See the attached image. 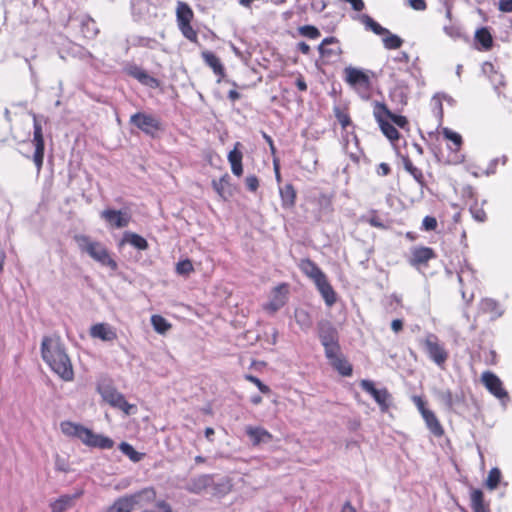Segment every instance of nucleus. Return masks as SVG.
Here are the masks:
<instances>
[{
	"instance_id": "1",
	"label": "nucleus",
	"mask_w": 512,
	"mask_h": 512,
	"mask_svg": "<svg viewBox=\"0 0 512 512\" xmlns=\"http://www.w3.org/2000/svg\"><path fill=\"white\" fill-rule=\"evenodd\" d=\"M41 355L43 360L62 380H73L72 363L59 337H43Z\"/></svg>"
},
{
	"instance_id": "2",
	"label": "nucleus",
	"mask_w": 512,
	"mask_h": 512,
	"mask_svg": "<svg viewBox=\"0 0 512 512\" xmlns=\"http://www.w3.org/2000/svg\"><path fill=\"white\" fill-rule=\"evenodd\" d=\"M74 240L80 251L88 254L96 262L113 270L117 268L116 261L110 257L108 250L101 242L94 241L89 236L82 234L75 235Z\"/></svg>"
},
{
	"instance_id": "3",
	"label": "nucleus",
	"mask_w": 512,
	"mask_h": 512,
	"mask_svg": "<svg viewBox=\"0 0 512 512\" xmlns=\"http://www.w3.org/2000/svg\"><path fill=\"white\" fill-rule=\"evenodd\" d=\"M318 337L324 347L326 357L334 355L335 351H340L338 342V332L331 322L321 320L318 322Z\"/></svg>"
},
{
	"instance_id": "4",
	"label": "nucleus",
	"mask_w": 512,
	"mask_h": 512,
	"mask_svg": "<svg viewBox=\"0 0 512 512\" xmlns=\"http://www.w3.org/2000/svg\"><path fill=\"white\" fill-rule=\"evenodd\" d=\"M97 390L104 401L109 403L112 407L122 410L127 415H129L131 410L135 408V406L129 404L124 395L118 392L110 383H100Z\"/></svg>"
},
{
	"instance_id": "5",
	"label": "nucleus",
	"mask_w": 512,
	"mask_h": 512,
	"mask_svg": "<svg viewBox=\"0 0 512 512\" xmlns=\"http://www.w3.org/2000/svg\"><path fill=\"white\" fill-rule=\"evenodd\" d=\"M422 345L429 358L439 367H443L449 355L438 337L435 334L429 333L422 341Z\"/></svg>"
},
{
	"instance_id": "6",
	"label": "nucleus",
	"mask_w": 512,
	"mask_h": 512,
	"mask_svg": "<svg viewBox=\"0 0 512 512\" xmlns=\"http://www.w3.org/2000/svg\"><path fill=\"white\" fill-rule=\"evenodd\" d=\"M33 128H34V131H33L32 142L35 146L33 162L37 168V172L39 173L43 166L45 144H44L42 126L39 123L37 116L35 114H33Z\"/></svg>"
},
{
	"instance_id": "7",
	"label": "nucleus",
	"mask_w": 512,
	"mask_h": 512,
	"mask_svg": "<svg viewBox=\"0 0 512 512\" xmlns=\"http://www.w3.org/2000/svg\"><path fill=\"white\" fill-rule=\"evenodd\" d=\"M130 123L148 135H154L161 129V123L157 117L141 112L133 114L130 117Z\"/></svg>"
},
{
	"instance_id": "8",
	"label": "nucleus",
	"mask_w": 512,
	"mask_h": 512,
	"mask_svg": "<svg viewBox=\"0 0 512 512\" xmlns=\"http://www.w3.org/2000/svg\"><path fill=\"white\" fill-rule=\"evenodd\" d=\"M345 81L355 89L369 91L371 88L370 77L362 70L355 67L344 69Z\"/></svg>"
},
{
	"instance_id": "9",
	"label": "nucleus",
	"mask_w": 512,
	"mask_h": 512,
	"mask_svg": "<svg viewBox=\"0 0 512 512\" xmlns=\"http://www.w3.org/2000/svg\"><path fill=\"white\" fill-rule=\"evenodd\" d=\"M288 288L289 286L286 283L276 286L272 290L270 301L265 305V309L275 313L283 307L287 301Z\"/></svg>"
},
{
	"instance_id": "10",
	"label": "nucleus",
	"mask_w": 512,
	"mask_h": 512,
	"mask_svg": "<svg viewBox=\"0 0 512 512\" xmlns=\"http://www.w3.org/2000/svg\"><path fill=\"white\" fill-rule=\"evenodd\" d=\"M101 218H103L111 227L118 229L127 227L131 220L129 213L114 209L103 210L101 212Z\"/></svg>"
},
{
	"instance_id": "11",
	"label": "nucleus",
	"mask_w": 512,
	"mask_h": 512,
	"mask_svg": "<svg viewBox=\"0 0 512 512\" xmlns=\"http://www.w3.org/2000/svg\"><path fill=\"white\" fill-rule=\"evenodd\" d=\"M482 382L488 391L498 399L508 398L507 391L503 388L500 378L492 372H484L482 374Z\"/></svg>"
},
{
	"instance_id": "12",
	"label": "nucleus",
	"mask_w": 512,
	"mask_h": 512,
	"mask_svg": "<svg viewBox=\"0 0 512 512\" xmlns=\"http://www.w3.org/2000/svg\"><path fill=\"white\" fill-rule=\"evenodd\" d=\"M362 389L369 393L384 411L389 407L390 394L386 389H377L370 380L361 381Z\"/></svg>"
},
{
	"instance_id": "13",
	"label": "nucleus",
	"mask_w": 512,
	"mask_h": 512,
	"mask_svg": "<svg viewBox=\"0 0 512 512\" xmlns=\"http://www.w3.org/2000/svg\"><path fill=\"white\" fill-rule=\"evenodd\" d=\"M374 117L376 121L378 122L380 129L382 133L390 140V141H396L399 139V132L394 127L393 124H391L389 121L386 120V116L384 113L375 105L374 108Z\"/></svg>"
},
{
	"instance_id": "14",
	"label": "nucleus",
	"mask_w": 512,
	"mask_h": 512,
	"mask_svg": "<svg viewBox=\"0 0 512 512\" xmlns=\"http://www.w3.org/2000/svg\"><path fill=\"white\" fill-rule=\"evenodd\" d=\"M82 443L100 449H111L114 446V441L111 438L95 434L91 429H87Z\"/></svg>"
},
{
	"instance_id": "15",
	"label": "nucleus",
	"mask_w": 512,
	"mask_h": 512,
	"mask_svg": "<svg viewBox=\"0 0 512 512\" xmlns=\"http://www.w3.org/2000/svg\"><path fill=\"white\" fill-rule=\"evenodd\" d=\"M133 507L143 508L156 501V491L153 487H146L138 492L129 495Z\"/></svg>"
},
{
	"instance_id": "16",
	"label": "nucleus",
	"mask_w": 512,
	"mask_h": 512,
	"mask_svg": "<svg viewBox=\"0 0 512 512\" xmlns=\"http://www.w3.org/2000/svg\"><path fill=\"white\" fill-rule=\"evenodd\" d=\"M245 432L253 446L269 443L273 439V435L263 427L247 426Z\"/></svg>"
},
{
	"instance_id": "17",
	"label": "nucleus",
	"mask_w": 512,
	"mask_h": 512,
	"mask_svg": "<svg viewBox=\"0 0 512 512\" xmlns=\"http://www.w3.org/2000/svg\"><path fill=\"white\" fill-rule=\"evenodd\" d=\"M90 335L102 341H113L117 338L116 331L106 323H98L90 328Z\"/></svg>"
},
{
	"instance_id": "18",
	"label": "nucleus",
	"mask_w": 512,
	"mask_h": 512,
	"mask_svg": "<svg viewBox=\"0 0 512 512\" xmlns=\"http://www.w3.org/2000/svg\"><path fill=\"white\" fill-rule=\"evenodd\" d=\"M242 144L240 142H236L234 145V149L231 150L228 154V161L231 165V171L235 176H241L243 174L242 167V158L243 154L240 150Z\"/></svg>"
},
{
	"instance_id": "19",
	"label": "nucleus",
	"mask_w": 512,
	"mask_h": 512,
	"mask_svg": "<svg viewBox=\"0 0 512 512\" xmlns=\"http://www.w3.org/2000/svg\"><path fill=\"white\" fill-rule=\"evenodd\" d=\"M299 267L301 271L311 278L315 284L323 279L325 274L321 271V269L310 259H302Z\"/></svg>"
},
{
	"instance_id": "20",
	"label": "nucleus",
	"mask_w": 512,
	"mask_h": 512,
	"mask_svg": "<svg viewBox=\"0 0 512 512\" xmlns=\"http://www.w3.org/2000/svg\"><path fill=\"white\" fill-rule=\"evenodd\" d=\"M60 429L64 435L68 437H76L83 442L88 428L71 421H63L60 423Z\"/></svg>"
},
{
	"instance_id": "21",
	"label": "nucleus",
	"mask_w": 512,
	"mask_h": 512,
	"mask_svg": "<svg viewBox=\"0 0 512 512\" xmlns=\"http://www.w3.org/2000/svg\"><path fill=\"white\" fill-rule=\"evenodd\" d=\"M211 483H212V477L210 475H206V474L199 475L197 477L192 478L188 482V484L186 486V490L191 493H194V494H199L203 490L208 488L211 485Z\"/></svg>"
},
{
	"instance_id": "22",
	"label": "nucleus",
	"mask_w": 512,
	"mask_h": 512,
	"mask_svg": "<svg viewBox=\"0 0 512 512\" xmlns=\"http://www.w3.org/2000/svg\"><path fill=\"white\" fill-rule=\"evenodd\" d=\"M201 55L205 64L219 76L218 82H220L221 78L225 75V70L220 59L211 51H203Z\"/></svg>"
},
{
	"instance_id": "23",
	"label": "nucleus",
	"mask_w": 512,
	"mask_h": 512,
	"mask_svg": "<svg viewBox=\"0 0 512 512\" xmlns=\"http://www.w3.org/2000/svg\"><path fill=\"white\" fill-rule=\"evenodd\" d=\"M327 358L333 368H335L341 375L350 376L352 374V366L341 356L340 351H335L333 356Z\"/></svg>"
},
{
	"instance_id": "24",
	"label": "nucleus",
	"mask_w": 512,
	"mask_h": 512,
	"mask_svg": "<svg viewBox=\"0 0 512 512\" xmlns=\"http://www.w3.org/2000/svg\"><path fill=\"white\" fill-rule=\"evenodd\" d=\"M130 244L138 250H146L148 248V242L145 238L134 232L126 231L123 234V238L119 243V246L124 244Z\"/></svg>"
},
{
	"instance_id": "25",
	"label": "nucleus",
	"mask_w": 512,
	"mask_h": 512,
	"mask_svg": "<svg viewBox=\"0 0 512 512\" xmlns=\"http://www.w3.org/2000/svg\"><path fill=\"white\" fill-rule=\"evenodd\" d=\"M80 496L79 494L74 495H62L57 500L50 504L51 512H65L73 506L74 500Z\"/></svg>"
},
{
	"instance_id": "26",
	"label": "nucleus",
	"mask_w": 512,
	"mask_h": 512,
	"mask_svg": "<svg viewBox=\"0 0 512 512\" xmlns=\"http://www.w3.org/2000/svg\"><path fill=\"white\" fill-rule=\"evenodd\" d=\"M316 286L321 293L322 297L325 300L327 306L331 307L336 302V294L332 288V286L328 283L327 278L324 277L319 282L316 283Z\"/></svg>"
},
{
	"instance_id": "27",
	"label": "nucleus",
	"mask_w": 512,
	"mask_h": 512,
	"mask_svg": "<svg viewBox=\"0 0 512 512\" xmlns=\"http://www.w3.org/2000/svg\"><path fill=\"white\" fill-rule=\"evenodd\" d=\"M423 419L425 420V423L430 430V432L439 437L442 436L444 433L443 427L441 426L439 420L437 419L436 415L433 411H423L422 415Z\"/></svg>"
},
{
	"instance_id": "28",
	"label": "nucleus",
	"mask_w": 512,
	"mask_h": 512,
	"mask_svg": "<svg viewBox=\"0 0 512 512\" xmlns=\"http://www.w3.org/2000/svg\"><path fill=\"white\" fill-rule=\"evenodd\" d=\"M470 500L473 512H490L489 505L484 502V495L480 489L471 490Z\"/></svg>"
},
{
	"instance_id": "29",
	"label": "nucleus",
	"mask_w": 512,
	"mask_h": 512,
	"mask_svg": "<svg viewBox=\"0 0 512 512\" xmlns=\"http://www.w3.org/2000/svg\"><path fill=\"white\" fill-rule=\"evenodd\" d=\"M338 39L335 37H327L322 40L320 45L318 46V51L320 55L324 58H331L333 56H338L342 53L340 47H337V49L328 48V45L331 44H337Z\"/></svg>"
},
{
	"instance_id": "30",
	"label": "nucleus",
	"mask_w": 512,
	"mask_h": 512,
	"mask_svg": "<svg viewBox=\"0 0 512 512\" xmlns=\"http://www.w3.org/2000/svg\"><path fill=\"white\" fill-rule=\"evenodd\" d=\"M435 257V252L433 249L429 247H419L415 248L412 251V260L411 263L416 264H426L430 259Z\"/></svg>"
},
{
	"instance_id": "31",
	"label": "nucleus",
	"mask_w": 512,
	"mask_h": 512,
	"mask_svg": "<svg viewBox=\"0 0 512 512\" xmlns=\"http://www.w3.org/2000/svg\"><path fill=\"white\" fill-rule=\"evenodd\" d=\"M480 310L483 313L490 314L493 319L498 318L503 314L499 303L491 298H485L481 301Z\"/></svg>"
},
{
	"instance_id": "32",
	"label": "nucleus",
	"mask_w": 512,
	"mask_h": 512,
	"mask_svg": "<svg viewBox=\"0 0 512 512\" xmlns=\"http://www.w3.org/2000/svg\"><path fill=\"white\" fill-rule=\"evenodd\" d=\"M128 74L145 85H152L157 83V80L154 77L150 76L145 70L137 65L130 66L128 68Z\"/></svg>"
},
{
	"instance_id": "33",
	"label": "nucleus",
	"mask_w": 512,
	"mask_h": 512,
	"mask_svg": "<svg viewBox=\"0 0 512 512\" xmlns=\"http://www.w3.org/2000/svg\"><path fill=\"white\" fill-rule=\"evenodd\" d=\"M280 196L282 206L284 208H292L295 205L296 191L292 184H285L280 188Z\"/></svg>"
},
{
	"instance_id": "34",
	"label": "nucleus",
	"mask_w": 512,
	"mask_h": 512,
	"mask_svg": "<svg viewBox=\"0 0 512 512\" xmlns=\"http://www.w3.org/2000/svg\"><path fill=\"white\" fill-rule=\"evenodd\" d=\"M134 509L129 495L119 497L106 512H132Z\"/></svg>"
},
{
	"instance_id": "35",
	"label": "nucleus",
	"mask_w": 512,
	"mask_h": 512,
	"mask_svg": "<svg viewBox=\"0 0 512 512\" xmlns=\"http://www.w3.org/2000/svg\"><path fill=\"white\" fill-rule=\"evenodd\" d=\"M178 25L190 23L193 19L192 9L184 2L179 1L176 9Z\"/></svg>"
},
{
	"instance_id": "36",
	"label": "nucleus",
	"mask_w": 512,
	"mask_h": 512,
	"mask_svg": "<svg viewBox=\"0 0 512 512\" xmlns=\"http://www.w3.org/2000/svg\"><path fill=\"white\" fill-rule=\"evenodd\" d=\"M296 323L300 326L303 331H308L313 325V320L310 314L304 309H296L294 312Z\"/></svg>"
},
{
	"instance_id": "37",
	"label": "nucleus",
	"mask_w": 512,
	"mask_h": 512,
	"mask_svg": "<svg viewBox=\"0 0 512 512\" xmlns=\"http://www.w3.org/2000/svg\"><path fill=\"white\" fill-rule=\"evenodd\" d=\"M404 168L407 172H409L416 182L420 185L421 190L426 186V182L424 179V175L422 171L413 165L409 158H404L403 160Z\"/></svg>"
},
{
	"instance_id": "38",
	"label": "nucleus",
	"mask_w": 512,
	"mask_h": 512,
	"mask_svg": "<svg viewBox=\"0 0 512 512\" xmlns=\"http://www.w3.org/2000/svg\"><path fill=\"white\" fill-rule=\"evenodd\" d=\"M376 105L384 113L386 118L390 119L394 124H396L400 128H405L408 125V120L406 119V117L393 114L383 103L377 102Z\"/></svg>"
},
{
	"instance_id": "39",
	"label": "nucleus",
	"mask_w": 512,
	"mask_h": 512,
	"mask_svg": "<svg viewBox=\"0 0 512 512\" xmlns=\"http://www.w3.org/2000/svg\"><path fill=\"white\" fill-rule=\"evenodd\" d=\"M81 32L86 38H93L98 34V28L95 21L89 16H85L81 20Z\"/></svg>"
},
{
	"instance_id": "40",
	"label": "nucleus",
	"mask_w": 512,
	"mask_h": 512,
	"mask_svg": "<svg viewBox=\"0 0 512 512\" xmlns=\"http://www.w3.org/2000/svg\"><path fill=\"white\" fill-rule=\"evenodd\" d=\"M483 71L485 73L492 72L493 74L490 76V80L494 86L495 91L500 94L499 87L504 86V76L502 74L497 73L494 71V66L491 63H484L483 65Z\"/></svg>"
},
{
	"instance_id": "41",
	"label": "nucleus",
	"mask_w": 512,
	"mask_h": 512,
	"mask_svg": "<svg viewBox=\"0 0 512 512\" xmlns=\"http://www.w3.org/2000/svg\"><path fill=\"white\" fill-rule=\"evenodd\" d=\"M362 24L366 29L373 31L377 35H383L388 33V29L382 27L379 23H377L372 17L367 14H363L360 17Z\"/></svg>"
},
{
	"instance_id": "42",
	"label": "nucleus",
	"mask_w": 512,
	"mask_h": 512,
	"mask_svg": "<svg viewBox=\"0 0 512 512\" xmlns=\"http://www.w3.org/2000/svg\"><path fill=\"white\" fill-rule=\"evenodd\" d=\"M119 449L120 451L126 455L127 457H129V459L133 462H139L142 460V458L144 457V454L143 453H140L138 451H136L132 445H130L129 443L127 442H121L120 445H119Z\"/></svg>"
},
{
	"instance_id": "43",
	"label": "nucleus",
	"mask_w": 512,
	"mask_h": 512,
	"mask_svg": "<svg viewBox=\"0 0 512 512\" xmlns=\"http://www.w3.org/2000/svg\"><path fill=\"white\" fill-rule=\"evenodd\" d=\"M476 40L482 45L483 49L488 50L492 47L493 39L486 28H480L475 34Z\"/></svg>"
},
{
	"instance_id": "44",
	"label": "nucleus",
	"mask_w": 512,
	"mask_h": 512,
	"mask_svg": "<svg viewBox=\"0 0 512 512\" xmlns=\"http://www.w3.org/2000/svg\"><path fill=\"white\" fill-rule=\"evenodd\" d=\"M151 324L154 330L160 334L166 333L171 328V324L161 315H153Z\"/></svg>"
},
{
	"instance_id": "45",
	"label": "nucleus",
	"mask_w": 512,
	"mask_h": 512,
	"mask_svg": "<svg viewBox=\"0 0 512 512\" xmlns=\"http://www.w3.org/2000/svg\"><path fill=\"white\" fill-rule=\"evenodd\" d=\"M383 36V44L386 49H398L403 44V40L398 35L392 34L389 30Z\"/></svg>"
},
{
	"instance_id": "46",
	"label": "nucleus",
	"mask_w": 512,
	"mask_h": 512,
	"mask_svg": "<svg viewBox=\"0 0 512 512\" xmlns=\"http://www.w3.org/2000/svg\"><path fill=\"white\" fill-rule=\"evenodd\" d=\"M436 397L448 410L453 408L455 398L450 390H438L436 391Z\"/></svg>"
},
{
	"instance_id": "47",
	"label": "nucleus",
	"mask_w": 512,
	"mask_h": 512,
	"mask_svg": "<svg viewBox=\"0 0 512 512\" xmlns=\"http://www.w3.org/2000/svg\"><path fill=\"white\" fill-rule=\"evenodd\" d=\"M158 42L154 38L144 37V36H135L132 39V45L137 47H145L149 49H155L158 46Z\"/></svg>"
},
{
	"instance_id": "48",
	"label": "nucleus",
	"mask_w": 512,
	"mask_h": 512,
	"mask_svg": "<svg viewBox=\"0 0 512 512\" xmlns=\"http://www.w3.org/2000/svg\"><path fill=\"white\" fill-rule=\"evenodd\" d=\"M501 480V471L498 468H492L486 479V487L490 490H494L497 488L499 482Z\"/></svg>"
},
{
	"instance_id": "49",
	"label": "nucleus",
	"mask_w": 512,
	"mask_h": 512,
	"mask_svg": "<svg viewBox=\"0 0 512 512\" xmlns=\"http://www.w3.org/2000/svg\"><path fill=\"white\" fill-rule=\"evenodd\" d=\"M298 31L300 35L309 39H317L321 35L319 29L312 25L301 26Z\"/></svg>"
},
{
	"instance_id": "50",
	"label": "nucleus",
	"mask_w": 512,
	"mask_h": 512,
	"mask_svg": "<svg viewBox=\"0 0 512 512\" xmlns=\"http://www.w3.org/2000/svg\"><path fill=\"white\" fill-rule=\"evenodd\" d=\"M443 135L446 139L453 142V144L455 145L454 150H458L460 148L462 144V137L460 134L450 130L449 128H444Z\"/></svg>"
},
{
	"instance_id": "51",
	"label": "nucleus",
	"mask_w": 512,
	"mask_h": 512,
	"mask_svg": "<svg viewBox=\"0 0 512 512\" xmlns=\"http://www.w3.org/2000/svg\"><path fill=\"white\" fill-rule=\"evenodd\" d=\"M228 175H225L221 177L219 180H213L212 185L215 191L221 196L222 198H226L225 194V187L228 185Z\"/></svg>"
},
{
	"instance_id": "52",
	"label": "nucleus",
	"mask_w": 512,
	"mask_h": 512,
	"mask_svg": "<svg viewBox=\"0 0 512 512\" xmlns=\"http://www.w3.org/2000/svg\"><path fill=\"white\" fill-rule=\"evenodd\" d=\"M178 26L185 38H187L188 40L193 41V42L197 41V33L192 28L190 23L181 24Z\"/></svg>"
},
{
	"instance_id": "53",
	"label": "nucleus",
	"mask_w": 512,
	"mask_h": 512,
	"mask_svg": "<svg viewBox=\"0 0 512 512\" xmlns=\"http://www.w3.org/2000/svg\"><path fill=\"white\" fill-rule=\"evenodd\" d=\"M142 512H173V509L165 500H158L155 502V509H144Z\"/></svg>"
},
{
	"instance_id": "54",
	"label": "nucleus",
	"mask_w": 512,
	"mask_h": 512,
	"mask_svg": "<svg viewBox=\"0 0 512 512\" xmlns=\"http://www.w3.org/2000/svg\"><path fill=\"white\" fill-rule=\"evenodd\" d=\"M176 271L180 275H187L191 271H193V265H192L191 261L188 259L180 261L176 265Z\"/></svg>"
},
{
	"instance_id": "55",
	"label": "nucleus",
	"mask_w": 512,
	"mask_h": 512,
	"mask_svg": "<svg viewBox=\"0 0 512 512\" xmlns=\"http://www.w3.org/2000/svg\"><path fill=\"white\" fill-rule=\"evenodd\" d=\"M335 116L342 128H347L351 124V119L348 114L343 113L339 108L335 109Z\"/></svg>"
},
{
	"instance_id": "56",
	"label": "nucleus",
	"mask_w": 512,
	"mask_h": 512,
	"mask_svg": "<svg viewBox=\"0 0 512 512\" xmlns=\"http://www.w3.org/2000/svg\"><path fill=\"white\" fill-rule=\"evenodd\" d=\"M422 227L426 231H433L437 228V220L435 217L426 216L422 221Z\"/></svg>"
},
{
	"instance_id": "57",
	"label": "nucleus",
	"mask_w": 512,
	"mask_h": 512,
	"mask_svg": "<svg viewBox=\"0 0 512 512\" xmlns=\"http://www.w3.org/2000/svg\"><path fill=\"white\" fill-rule=\"evenodd\" d=\"M250 382L254 383L258 389L264 393V394H267L270 392V388L265 385L259 378H257L256 376H253V375H248L246 377Z\"/></svg>"
},
{
	"instance_id": "58",
	"label": "nucleus",
	"mask_w": 512,
	"mask_h": 512,
	"mask_svg": "<svg viewBox=\"0 0 512 512\" xmlns=\"http://www.w3.org/2000/svg\"><path fill=\"white\" fill-rule=\"evenodd\" d=\"M55 468H56V470L61 471V472L69 471V465H68L66 459L61 457L58 454L55 457Z\"/></svg>"
},
{
	"instance_id": "59",
	"label": "nucleus",
	"mask_w": 512,
	"mask_h": 512,
	"mask_svg": "<svg viewBox=\"0 0 512 512\" xmlns=\"http://www.w3.org/2000/svg\"><path fill=\"white\" fill-rule=\"evenodd\" d=\"M245 184L248 190L255 192L259 187V180L255 175L247 176Z\"/></svg>"
},
{
	"instance_id": "60",
	"label": "nucleus",
	"mask_w": 512,
	"mask_h": 512,
	"mask_svg": "<svg viewBox=\"0 0 512 512\" xmlns=\"http://www.w3.org/2000/svg\"><path fill=\"white\" fill-rule=\"evenodd\" d=\"M444 31L453 39H457L461 36L460 30L455 26H445Z\"/></svg>"
},
{
	"instance_id": "61",
	"label": "nucleus",
	"mask_w": 512,
	"mask_h": 512,
	"mask_svg": "<svg viewBox=\"0 0 512 512\" xmlns=\"http://www.w3.org/2000/svg\"><path fill=\"white\" fill-rule=\"evenodd\" d=\"M409 5L418 11H423L426 9V2L425 0H408Z\"/></svg>"
},
{
	"instance_id": "62",
	"label": "nucleus",
	"mask_w": 512,
	"mask_h": 512,
	"mask_svg": "<svg viewBox=\"0 0 512 512\" xmlns=\"http://www.w3.org/2000/svg\"><path fill=\"white\" fill-rule=\"evenodd\" d=\"M413 402L415 403V405L417 406L418 410L420 411L421 415H423V411H429V409H427L425 407V402L422 400L421 397L419 396H414L413 397Z\"/></svg>"
},
{
	"instance_id": "63",
	"label": "nucleus",
	"mask_w": 512,
	"mask_h": 512,
	"mask_svg": "<svg viewBox=\"0 0 512 512\" xmlns=\"http://www.w3.org/2000/svg\"><path fill=\"white\" fill-rule=\"evenodd\" d=\"M499 9L503 12H512V0H500Z\"/></svg>"
},
{
	"instance_id": "64",
	"label": "nucleus",
	"mask_w": 512,
	"mask_h": 512,
	"mask_svg": "<svg viewBox=\"0 0 512 512\" xmlns=\"http://www.w3.org/2000/svg\"><path fill=\"white\" fill-rule=\"evenodd\" d=\"M471 212L473 217L480 222H483L486 218V214L482 209H471Z\"/></svg>"
}]
</instances>
